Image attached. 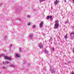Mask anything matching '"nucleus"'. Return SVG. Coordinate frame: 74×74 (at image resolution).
Wrapping results in <instances>:
<instances>
[{"instance_id": "obj_1", "label": "nucleus", "mask_w": 74, "mask_h": 74, "mask_svg": "<svg viewBox=\"0 0 74 74\" xmlns=\"http://www.w3.org/2000/svg\"><path fill=\"white\" fill-rule=\"evenodd\" d=\"M59 21L56 20L55 21V24L54 25V29H58L59 26Z\"/></svg>"}, {"instance_id": "obj_2", "label": "nucleus", "mask_w": 74, "mask_h": 74, "mask_svg": "<svg viewBox=\"0 0 74 74\" xmlns=\"http://www.w3.org/2000/svg\"><path fill=\"white\" fill-rule=\"evenodd\" d=\"M54 69H55V68H54L53 67H50V70L52 74H53V73H55L56 72V71L54 70Z\"/></svg>"}, {"instance_id": "obj_3", "label": "nucleus", "mask_w": 74, "mask_h": 74, "mask_svg": "<svg viewBox=\"0 0 74 74\" xmlns=\"http://www.w3.org/2000/svg\"><path fill=\"white\" fill-rule=\"evenodd\" d=\"M5 59H7L8 60H9L10 61H11V60L12 59V58L11 57H8L7 56H4V57Z\"/></svg>"}, {"instance_id": "obj_4", "label": "nucleus", "mask_w": 74, "mask_h": 74, "mask_svg": "<svg viewBox=\"0 0 74 74\" xmlns=\"http://www.w3.org/2000/svg\"><path fill=\"white\" fill-rule=\"evenodd\" d=\"M43 24H44V22H43V21H42V22L40 23L39 25V27L40 28H41L42 27Z\"/></svg>"}, {"instance_id": "obj_5", "label": "nucleus", "mask_w": 74, "mask_h": 74, "mask_svg": "<svg viewBox=\"0 0 74 74\" xmlns=\"http://www.w3.org/2000/svg\"><path fill=\"white\" fill-rule=\"evenodd\" d=\"M59 2V0H56L54 3V4L55 5H57L58 3Z\"/></svg>"}, {"instance_id": "obj_6", "label": "nucleus", "mask_w": 74, "mask_h": 74, "mask_svg": "<svg viewBox=\"0 0 74 74\" xmlns=\"http://www.w3.org/2000/svg\"><path fill=\"white\" fill-rule=\"evenodd\" d=\"M49 18H50V19H52V16H48L47 17V19L48 20L49 19Z\"/></svg>"}, {"instance_id": "obj_7", "label": "nucleus", "mask_w": 74, "mask_h": 74, "mask_svg": "<svg viewBox=\"0 0 74 74\" xmlns=\"http://www.w3.org/2000/svg\"><path fill=\"white\" fill-rule=\"evenodd\" d=\"M39 47L40 48H43V45H42L41 43L39 44Z\"/></svg>"}, {"instance_id": "obj_8", "label": "nucleus", "mask_w": 74, "mask_h": 74, "mask_svg": "<svg viewBox=\"0 0 74 74\" xmlns=\"http://www.w3.org/2000/svg\"><path fill=\"white\" fill-rule=\"evenodd\" d=\"M33 35H29V39H32L33 38Z\"/></svg>"}, {"instance_id": "obj_9", "label": "nucleus", "mask_w": 74, "mask_h": 74, "mask_svg": "<svg viewBox=\"0 0 74 74\" xmlns=\"http://www.w3.org/2000/svg\"><path fill=\"white\" fill-rule=\"evenodd\" d=\"M9 67H12V68H14V67H15V65H10L9 66Z\"/></svg>"}, {"instance_id": "obj_10", "label": "nucleus", "mask_w": 74, "mask_h": 74, "mask_svg": "<svg viewBox=\"0 0 74 74\" xmlns=\"http://www.w3.org/2000/svg\"><path fill=\"white\" fill-rule=\"evenodd\" d=\"M64 39H65L66 40L68 38V36H67V35H66L65 36H64Z\"/></svg>"}, {"instance_id": "obj_11", "label": "nucleus", "mask_w": 74, "mask_h": 74, "mask_svg": "<svg viewBox=\"0 0 74 74\" xmlns=\"http://www.w3.org/2000/svg\"><path fill=\"white\" fill-rule=\"evenodd\" d=\"M19 52H21L22 51V48L20 47L19 48Z\"/></svg>"}, {"instance_id": "obj_12", "label": "nucleus", "mask_w": 74, "mask_h": 74, "mask_svg": "<svg viewBox=\"0 0 74 74\" xmlns=\"http://www.w3.org/2000/svg\"><path fill=\"white\" fill-rule=\"evenodd\" d=\"M4 40H6V39H7V36H5L4 37Z\"/></svg>"}, {"instance_id": "obj_13", "label": "nucleus", "mask_w": 74, "mask_h": 74, "mask_svg": "<svg viewBox=\"0 0 74 74\" xmlns=\"http://www.w3.org/2000/svg\"><path fill=\"white\" fill-rule=\"evenodd\" d=\"M16 57H17V58H19L20 57V56L18 54H16Z\"/></svg>"}, {"instance_id": "obj_14", "label": "nucleus", "mask_w": 74, "mask_h": 74, "mask_svg": "<svg viewBox=\"0 0 74 74\" xmlns=\"http://www.w3.org/2000/svg\"><path fill=\"white\" fill-rule=\"evenodd\" d=\"M1 56H3V57L4 58V54H1V55H0V57H1Z\"/></svg>"}, {"instance_id": "obj_15", "label": "nucleus", "mask_w": 74, "mask_h": 74, "mask_svg": "<svg viewBox=\"0 0 74 74\" xmlns=\"http://www.w3.org/2000/svg\"><path fill=\"white\" fill-rule=\"evenodd\" d=\"M70 36H72V34H74V32H72L71 33H70Z\"/></svg>"}, {"instance_id": "obj_16", "label": "nucleus", "mask_w": 74, "mask_h": 74, "mask_svg": "<svg viewBox=\"0 0 74 74\" xmlns=\"http://www.w3.org/2000/svg\"><path fill=\"white\" fill-rule=\"evenodd\" d=\"M46 0H40V3H41V2H42V1H45Z\"/></svg>"}, {"instance_id": "obj_17", "label": "nucleus", "mask_w": 74, "mask_h": 74, "mask_svg": "<svg viewBox=\"0 0 74 74\" xmlns=\"http://www.w3.org/2000/svg\"><path fill=\"white\" fill-rule=\"evenodd\" d=\"M45 53H48V51L47 50H45Z\"/></svg>"}, {"instance_id": "obj_18", "label": "nucleus", "mask_w": 74, "mask_h": 74, "mask_svg": "<svg viewBox=\"0 0 74 74\" xmlns=\"http://www.w3.org/2000/svg\"><path fill=\"white\" fill-rule=\"evenodd\" d=\"M2 69H6V67L3 66Z\"/></svg>"}, {"instance_id": "obj_19", "label": "nucleus", "mask_w": 74, "mask_h": 74, "mask_svg": "<svg viewBox=\"0 0 74 74\" xmlns=\"http://www.w3.org/2000/svg\"><path fill=\"white\" fill-rule=\"evenodd\" d=\"M71 38L72 40H73V38H74L73 37V36H71Z\"/></svg>"}, {"instance_id": "obj_20", "label": "nucleus", "mask_w": 74, "mask_h": 74, "mask_svg": "<svg viewBox=\"0 0 74 74\" xmlns=\"http://www.w3.org/2000/svg\"><path fill=\"white\" fill-rule=\"evenodd\" d=\"M17 20H18V21H21V18H17Z\"/></svg>"}, {"instance_id": "obj_21", "label": "nucleus", "mask_w": 74, "mask_h": 74, "mask_svg": "<svg viewBox=\"0 0 74 74\" xmlns=\"http://www.w3.org/2000/svg\"><path fill=\"white\" fill-rule=\"evenodd\" d=\"M43 71H46V69L45 68L43 69Z\"/></svg>"}, {"instance_id": "obj_22", "label": "nucleus", "mask_w": 74, "mask_h": 74, "mask_svg": "<svg viewBox=\"0 0 74 74\" xmlns=\"http://www.w3.org/2000/svg\"><path fill=\"white\" fill-rule=\"evenodd\" d=\"M28 26H29V25H30V23L29 22L27 24Z\"/></svg>"}, {"instance_id": "obj_23", "label": "nucleus", "mask_w": 74, "mask_h": 74, "mask_svg": "<svg viewBox=\"0 0 74 74\" xmlns=\"http://www.w3.org/2000/svg\"><path fill=\"white\" fill-rule=\"evenodd\" d=\"M27 18H30V16H29V15H27Z\"/></svg>"}, {"instance_id": "obj_24", "label": "nucleus", "mask_w": 74, "mask_h": 74, "mask_svg": "<svg viewBox=\"0 0 74 74\" xmlns=\"http://www.w3.org/2000/svg\"><path fill=\"white\" fill-rule=\"evenodd\" d=\"M35 27V25H34L32 26V28H34V27Z\"/></svg>"}, {"instance_id": "obj_25", "label": "nucleus", "mask_w": 74, "mask_h": 74, "mask_svg": "<svg viewBox=\"0 0 74 74\" xmlns=\"http://www.w3.org/2000/svg\"><path fill=\"white\" fill-rule=\"evenodd\" d=\"M3 62V64H4H4H6V63L4 62Z\"/></svg>"}, {"instance_id": "obj_26", "label": "nucleus", "mask_w": 74, "mask_h": 74, "mask_svg": "<svg viewBox=\"0 0 74 74\" xmlns=\"http://www.w3.org/2000/svg\"><path fill=\"white\" fill-rule=\"evenodd\" d=\"M69 22V20H68V22H66L65 23V24H66V23H67V22Z\"/></svg>"}, {"instance_id": "obj_27", "label": "nucleus", "mask_w": 74, "mask_h": 74, "mask_svg": "<svg viewBox=\"0 0 74 74\" xmlns=\"http://www.w3.org/2000/svg\"><path fill=\"white\" fill-rule=\"evenodd\" d=\"M8 63H9V62H7L6 63V64H8Z\"/></svg>"}, {"instance_id": "obj_28", "label": "nucleus", "mask_w": 74, "mask_h": 74, "mask_svg": "<svg viewBox=\"0 0 74 74\" xmlns=\"http://www.w3.org/2000/svg\"><path fill=\"white\" fill-rule=\"evenodd\" d=\"M9 47H12V45H9Z\"/></svg>"}, {"instance_id": "obj_29", "label": "nucleus", "mask_w": 74, "mask_h": 74, "mask_svg": "<svg viewBox=\"0 0 74 74\" xmlns=\"http://www.w3.org/2000/svg\"><path fill=\"white\" fill-rule=\"evenodd\" d=\"M52 49H53V50L54 51H55V49H54V48H53Z\"/></svg>"}, {"instance_id": "obj_30", "label": "nucleus", "mask_w": 74, "mask_h": 74, "mask_svg": "<svg viewBox=\"0 0 74 74\" xmlns=\"http://www.w3.org/2000/svg\"><path fill=\"white\" fill-rule=\"evenodd\" d=\"M2 5H3V4H2V3L0 4V7H1Z\"/></svg>"}, {"instance_id": "obj_31", "label": "nucleus", "mask_w": 74, "mask_h": 74, "mask_svg": "<svg viewBox=\"0 0 74 74\" xmlns=\"http://www.w3.org/2000/svg\"><path fill=\"white\" fill-rule=\"evenodd\" d=\"M24 64L26 63V62L25 61H24Z\"/></svg>"}, {"instance_id": "obj_32", "label": "nucleus", "mask_w": 74, "mask_h": 74, "mask_svg": "<svg viewBox=\"0 0 74 74\" xmlns=\"http://www.w3.org/2000/svg\"><path fill=\"white\" fill-rule=\"evenodd\" d=\"M64 64H67V63H66V62H65L64 63Z\"/></svg>"}, {"instance_id": "obj_33", "label": "nucleus", "mask_w": 74, "mask_h": 74, "mask_svg": "<svg viewBox=\"0 0 74 74\" xmlns=\"http://www.w3.org/2000/svg\"><path fill=\"white\" fill-rule=\"evenodd\" d=\"M72 1H73V3H74V0H73Z\"/></svg>"}, {"instance_id": "obj_34", "label": "nucleus", "mask_w": 74, "mask_h": 74, "mask_svg": "<svg viewBox=\"0 0 74 74\" xmlns=\"http://www.w3.org/2000/svg\"><path fill=\"white\" fill-rule=\"evenodd\" d=\"M72 74H74V72H73L72 73Z\"/></svg>"}, {"instance_id": "obj_35", "label": "nucleus", "mask_w": 74, "mask_h": 74, "mask_svg": "<svg viewBox=\"0 0 74 74\" xmlns=\"http://www.w3.org/2000/svg\"><path fill=\"white\" fill-rule=\"evenodd\" d=\"M52 38H51V39H50V40H52Z\"/></svg>"}, {"instance_id": "obj_36", "label": "nucleus", "mask_w": 74, "mask_h": 74, "mask_svg": "<svg viewBox=\"0 0 74 74\" xmlns=\"http://www.w3.org/2000/svg\"><path fill=\"white\" fill-rule=\"evenodd\" d=\"M70 62H71V61H70V62H69L68 63H70Z\"/></svg>"}, {"instance_id": "obj_37", "label": "nucleus", "mask_w": 74, "mask_h": 74, "mask_svg": "<svg viewBox=\"0 0 74 74\" xmlns=\"http://www.w3.org/2000/svg\"><path fill=\"white\" fill-rule=\"evenodd\" d=\"M65 0V2H66V0Z\"/></svg>"}]
</instances>
